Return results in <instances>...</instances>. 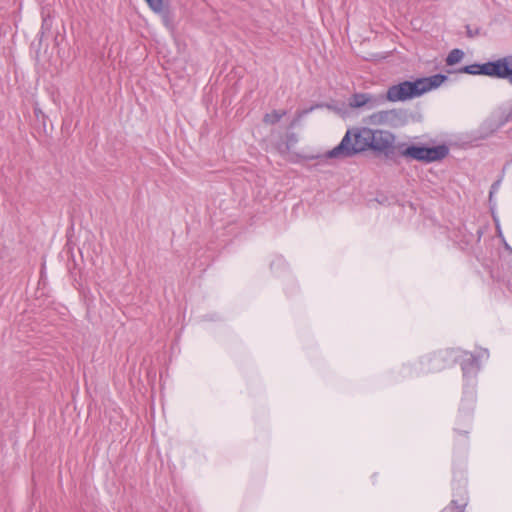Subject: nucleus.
I'll list each match as a JSON object with an SVG mask.
<instances>
[{
    "label": "nucleus",
    "instance_id": "423d86ee",
    "mask_svg": "<svg viewBox=\"0 0 512 512\" xmlns=\"http://www.w3.org/2000/svg\"><path fill=\"white\" fill-rule=\"evenodd\" d=\"M369 119L373 125L396 127L403 121V112L397 109L381 110L371 114Z\"/></svg>",
    "mask_w": 512,
    "mask_h": 512
},
{
    "label": "nucleus",
    "instance_id": "9b49d317",
    "mask_svg": "<svg viewBox=\"0 0 512 512\" xmlns=\"http://www.w3.org/2000/svg\"><path fill=\"white\" fill-rule=\"evenodd\" d=\"M148 7L157 14H165L164 1L163 0H145Z\"/></svg>",
    "mask_w": 512,
    "mask_h": 512
},
{
    "label": "nucleus",
    "instance_id": "f03ea898",
    "mask_svg": "<svg viewBox=\"0 0 512 512\" xmlns=\"http://www.w3.org/2000/svg\"><path fill=\"white\" fill-rule=\"evenodd\" d=\"M447 76L435 74L430 77L417 78L414 81H403L388 87L383 95L385 102H404L422 96L445 82Z\"/></svg>",
    "mask_w": 512,
    "mask_h": 512
},
{
    "label": "nucleus",
    "instance_id": "7ed1b4c3",
    "mask_svg": "<svg viewBox=\"0 0 512 512\" xmlns=\"http://www.w3.org/2000/svg\"><path fill=\"white\" fill-rule=\"evenodd\" d=\"M396 148L401 157L407 160H415L424 163L440 161L449 154V148L445 144L426 147L423 145H407L406 143H400Z\"/></svg>",
    "mask_w": 512,
    "mask_h": 512
},
{
    "label": "nucleus",
    "instance_id": "ddd939ff",
    "mask_svg": "<svg viewBox=\"0 0 512 512\" xmlns=\"http://www.w3.org/2000/svg\"><path fill=\"white\" fill-rule=\"evenodd\" d=\"M451 504L453 506H455V508L458 510V512H463L464 511V508L466 506V503H458L456 500H453L451 502Z\"/></svg>",
    "mask_w": 512,
    "mask_h": 512
},
{
    "label": "nucleus",
    "instance_id": "39448f33",
    "mask_svg": "<svg viewBox=\"0 0 512 512\" xmlns=\"http://www.w3.org/2000/svg\"><path fill=\"white\" fill-rule=\"evenodd\" d=\"M371 142L370 150L376 153H382L389 158L396 148L394 146L396 136L387 130H373L371 129Z\"/></svg>",
    "mask_w": 512,
    "mask_h": 512
},
{
    "label": "nucleus",
    "instance_id": "9d476101",
    "mask_svg": "<svg viewBox=\"0 0 512 512\" xmlns=\"http://www.w3.org/2000/svg\"><path fill=\"white\" fill-rule=\"evenodd\" d=\"M463 56H464V53L462 50L453 49L449 52V54L446 58V63H447V65L457 64L462 60Z\"/></svg>",
    "mask_w": 512,
    "mask_h": 512
},
{
    "label": "nucleus",
    "instance_id": "4468645a",
    "mask_svg": "<svg viewBox=\"0 0 512 512\" xmlns=\"http://www.w3.org/2000/svg\"><path fill=\"white\" fill-rule=\"evenodd\" d=\"M498 186H499V182H496V183H494V184L492 185V187H491V191H490V197L492 196V194L494 193V191H496V190H497Z\"/></svg>",
    "mask_w": 512,
    "mask_h": 512
},
{
    "label": "nucleus",
    "instance_id": "f257e3e1",
    "mask_svg": "<svg viewBox=\"0 0 512 512\" xmlns=\"http://www.w3.org/2000/svg\"><path fill=\"white\" fill-rule=\"evenodd\" d=\"M371 128L356 127L348 129L340 141L333 149L327 151L324 155L312 156L310 159H346L351 158L361 152L370 150Z\"/></svg>",
    "mask_w": 512,
    "mask_h": 512
},
{
    "label": "nucleus",
    "instance_id": "6e6552de",
    "mask_svg": "<svg viewBox=\"0 0 512 512\" xmlns=\"http://www.w3.org/2000/svg\"><path fill=\"white\" fill-rule=\"evenodd\" d=\"M467 359L462 363V370L464 375L469 373L470 371L477 372L479 369V363L477 357L473 354H467Z\"/></svg>",
    "mask_w": 512,
    "mask_h": 512
},
{
    "label": "nucleus",
    "instance_id": "dca6fc26",
    "mask_svg": "<svg viewBox=\"0 0 512 512\" xmlns=\"http://www.w3.org/2000/svg\"><path fill=\"white\" fill-rule=\"evenodd\" d=\"M312 110H313V107H310V109L303 111L300 115L306 114V113H308L309 111H312Z\"/></svg>",
    "mask_w": 512,
    "mask_h": 512
},
{
    "label": "nucleus",
    "instance_id": "f8f14e48",
    "mask_svg": "<svg viewBox=\"0 0 512 512\" xmlns=\"http://www.w3.org/2000/svg\"><path fill=\"white\" fill-rule=\"evenodd\" d=\"M461 72L471 74V75H483V64H472L467 65L461 69Z\"/></svg>",
    "mask_w": 512,
    "mask_h": 512
},
{
    "label": "nucleus",
    "instance_id": "0eeeda50",
    "mask_svg": "<svg viewBox=\"0 0 512 512\" xmlns=\"http://www.w3.org/2000/svg\"><path fill=\"white\" fill-rule=\"evenodd\" d=\"M385 103L383 95H372L369 93H355L349 101L352 108L367 107L368 109L376 108Z\"/></svg>",
    "mask_w": 512,
    "mask_h": 512
},
{
    "label": "nucleus",
    "instance_id": "20e7f679",
    "mask_svg": "<svg viewBox=\"0 0 512 512\" xmlns=\"http://www.w3.org/2000/svg\"><path fill=\"white\" fill-rule=\"evenodd\" d=\"M483 75L507 79L512 84V55L483 63Z\"/></svg>",
    "mask_w": 512,
    "mask_h": 512
},
{
    "label": "nucleus",
    "instance_id": "f3484780",
    "mask_svg": "<svg viewBox=\"0 0 512 512\" xmlns=\"http://www.w3.org/2000/svg\"><path fill=\"white\" fill-rule=\"evenodd\" d=\"M164 22H165V24H166V25H168L169 20H168V18H167V15H164Z\"/></svg>",
    "mask_w": 512,
    "mask_h": 512
},
{
    "label": "nucleus",
    "instance_id": "1a4fd4ad",
    "mask_svg": "<svg viewBox=\"0 0 512 512\" xmlns=\"http://www.w3.org/2000/svg\"><path fill=\"white\" fill-rule=\"evenodd\" d=\"M286 115L285 110H273L270 113H266L263 117V122L268 125H274L278 123L283 116Z\"/></svg>",
    "mask_w": 512,
    "mask_h": 512
},
{
    "label": "nucleus",
    "instance_id": "2eb2a0df",
    "mask_svg": "<svg viewBox=\"0 0 512 512\" xmlns=\"http://www.w3.org/2000/svg\"><path fill=\"white\" fill-rule=\"evenodd\" d=\"M442 358H443V357H442V355H441V354H439V355H435V356L432 358V361H434V362H438V361H439L440 359H442Z\"/></svg>",
    "mask_w": 512,
    "mask_h": 512
}]
</instances>
